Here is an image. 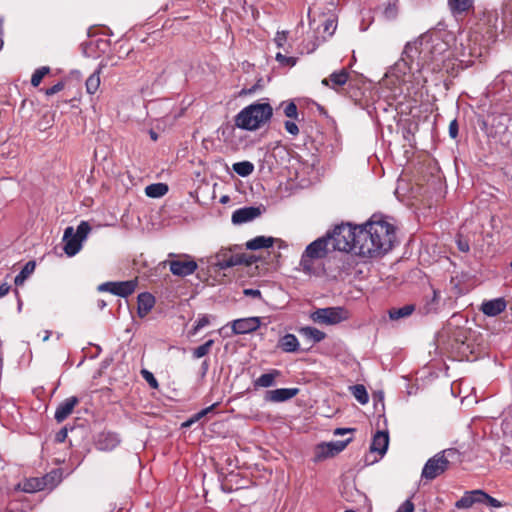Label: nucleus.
<instances>
[{
	"label": "nucleus",
	"mask_w": 512,
	"mask_h": 512,
	"mask_svg": "<svg viewBox=\"0 0 512 512\" xmlns=\"http://www.w3.org/2000/svg\"><path fill=\"white\" fill-rule=\"evenodd\" d=\"M2 35H3V33H2V31L0 30V49H1V48H2V46H3Z\"/></svg>",
	"instance_id": "62"
},
{
	"label": "nucleus",
	"mask_w": 512,
	"mask_h": 512,
	"mask_svg": "<svg viewBox=\"0 0 512 512\" xmlns=\"http://www.w3.org/2000/svg\"><path fill=\"white\" fill-rule=\"evenodd\" d=\"M261 325L260 317H247L236 319L231 322L233 334H247L256 331Z\"/></svg>",
	"instance_id": "14"
},
{
	"label": "nucleus",
	"mask_w": 512,
	"mask_h": 512,
	"mask_svg": "<svg viewBox=\"0 0 512 512\" xmlns=\"http://www.w3.org/2000/svg\"><path fill=\"white\" fill-rule=\"evenodd\" d=\"M315 48H316V46L314 45L311 49H309V50H308V52H312V51H314V50H315Z\"/></svg>",
	"instance_id": "64"
},
{
	"label": "nucleus",
	"mask_w": 512,
	"mask_h": 512,
	"mask_svg": "<svg viewBox=\"0 0 512 512\" xmlns=\"http://www.w3.org/2000/svg\"><path fill=\"white\" fill-rule=\"evenodd\" d=\"M480 499H481V503L480 504H487L488 506L490 507H493V508H500L503 506V504L497 500L496 498L490 496L489 494H487L486 492H484L483 490H480Z\"/></svg>",
	"instance_id": "38"
},
{
	"label": "nucleus",
	"mask_w": 512,
	"mask_h": 512,
	"mask_svg": "<svg viewBox=\"0 0 512 512\" xmlns=\"http://www.w3.org/2000/svg\"><path fill=\"white\" fill-rule=\"evenodd\" d=\"M136 286V280H128L122 282H106L101 284L98 289L99 291L110 292L116 296L128 297L135 291Z\"/></svg>",
	"instance_id": "12"
},
{
	"label": "nucleus",
	"mask_w": 512,
	"mask_h": 512,
	"mask_svg": "<svg viewBox=\"0 0 512 512\" xmlns=\"http://www.w3.org/2000/svg\"><path fill=\"white\" fill-rule=\"evenodd\" d=\"M487 19H488V22H491L492 20L494 21L493 27L487 31V33L489 34V38H493V37H495L496 31L498 29V25H497L498 18L495 13H491V14L487 15Z\"/></svg>",
	"instance_id": "47"
},
{
	"label": "nucleus",
	"mask_w": 512,
	"mask_h": 512,
	"mask_svg": "<svg viewBox=\"0 0 512 512\" xmlns=\"http://www.w3.org/2000/svg\"><path fill=\"white\" fill-rule=\"evenodd\" d=\"M209 370V361L204 360L201 364V374L202 376H205Z\"/></svg>",
	"instance_id": "58"
},
{
	"label": "nucleus",
	"mask_w": 512,
	"mask_h": 512,
	"mask_svg": "<svg viewBox=\"0 0 512 512\" xmlns=\"http://www.w3.org/2000/svg\"><path fill=\"white\" fill-rule=\"evenodd\" d=\"M449 6L453 12H464L472 6V0H449Z\"/></svg>",
	"instance_id": "35"
},
{
	"label": "nucleus",
	"mask_w": 512,
	"mask_h": 512,
	"mask_svg": "<svg viewBox=\"0 0 512 512\" xmlns=\"http://www.w3.org/2000/svg\"><path fill=\"white\" fill-rule=\"evenodd\" d=\"M63 87L64 86L62 83H57V84L53 85L51 88L47 89L46 94L53 95L55 93H58L63 89Z\"/></svg>",
	"instance_id": "54"
},
{
	"label": "nucleus",
	"mask_w": 512,
	"mask_h": 512,
	"mask_svg": "<svg viewBox=\"0 0 512 512\" xmlns=\"http://www.w3.org/2000/svg\"><path fill=\"white\" fill-rule=\"evenodd\" d=\"M415 311V305L407 304L399 308H391L388 311L391 320H399L409 317Z\"/></svg>",
	"instance_id": "27"
},
{
	"label": "nucleus",
	"mask_w": 512,
	"mask_h": 512,
	"mask_svg": "<svg viewBox=\"0 0 512 512\" xmlns=\"http://www.w3.org/2000/svg\"><path fill=\"white\" fill-rule=\"evenodd\" d=\"M456 454L454 449H446L438 452L425 463L421 477L431 481L438 476L442 475L450 465V458Z\"/></svg>",
	"instance_id": "5"
},
{
	"label": "nucleus",
	"mask_w": 512,
	"mask_h": 512,
	"mask_svg": "<svg viewBox=\"0 0 512 512\" xmlns=\"http://www.w3.org/2000/svg\"><path fill=\"white\" fill-rule=\"evenodd\" d=\"M328 251L329 237H320L311 242L301 255L299 264L302 271L311 274L313 272V261L326 257Z\"/></svg>",
	"instance_id": "4"
},
{
	"label": "nucleus",
	"mask_w": 512,
	"mask_h": 512,
	"mask_svg": "<svg viewBox=\"0 0 512 512\" xmlns=\"http://www.w3.org/2000/svg\"><path fill=\"white\" fill-rule=\"evenodd\" d=\"M356 229L354 254L365 259L383 256L393 247L396 226H349Z\"/></svg>",
	"instance_id": "2"
},
{
	"label": "nucleus",
	"mask_w": 512,
	"mask_h": 512,
	"mask_svg": "<svg viewBox=\"0 0 512 512\" xmlns=\"http://www.w3.org/2000/svg\"><path fill=\"white\" fill-rule=\"evenodd\" d=\"M67 437V430L66 429H62L60 430L57 435H56V440L58 442H63L65 440V438Z\"/></svg>",
	"instance_id": "56"
},
{
	"label": "nucleus",
	"mask_w": 512,
	"mask_h": 512,
	"mask_svg": "<svg viewBox=\"0 0 512 512\" xmlns=\"http://www.w3.org/2000/svg\"><path fill=\"white\" fill-rule=\"evenodd\" d=\"M279 375H280V371L276 370V369L272 370L269 373L262 374L260 377H258L254 381V387L255 388H258V387H264V388L271 387V386H273L275 384V379Z\"/></svg>",
	"instance_id": "26"
},
{
	"label": "nucleus",
	"mask_w": 512,
	"mask_h": 512,
	"mask_svg": "<svg viewBox=\"0 0 512 512\" xmlns=\"http://www.w3.org/2000/svg\"><path fill=\"white\" fill-rule=\"evenodd\" d=\"M356 229L349 226H334L333 232L327 234L329 237V246L333 250L342 252H351L354 254V246H356Z\"/></svg>",
	"instance_id": "6"
},
{
	"label": "nucleus",
	"mask_w": 512,
	"mask_h": 512,
	"mask_svg": "<svg viewBox=\"0 0 512 512\" xmlns=\"http://www.w3.org/2000/svg\"><path fill=\"white\" fill-rule=\"evenodd\" d=\"M46 478H28L18 485L21 491L25 493H35L46 487Z\"/></svg>",
	"instance_id": "22"
},
{
	"label": "nucleus",
	"mask_w": 512,
	"mask_h": 512,
	"mask_svg": "<svg viewBox=\"0 0 512 512\" xmlns=\"http://www.w3.org/2000/svg\"><path fill=\"white\" fill-rule=\"evenodd\" d=\"M284 125H285L286 131L289 134H291L293 136H296V135L299 134V128H298V126H297V124L295 122H293V121H286Z\"/></svg>",
	"instance_id": "51"
},
{
	"label": "nucleus",
	"mask_w": 512,
	"mask_h": 512,
	"mask_svg": "<svg viewBox=\"0 0 512 512\" xmlns=\"http://www.w3.org/2000/svg\"><path fill=\"white\" fill-rule=\"evenodd\" d=\"M275 238L271 236H256L255 238L246 242V248L249 250H260L273 246Z\"/></svg>",
	"instance_id": "24"
},
{
	"label": "nucleus",
	"mask_w": 512,
	"mask_h": 512,
	"mask_svg": "<svg viewBox=\"0 0 512 512\" xmlns=\"http://www.w3.org/2000/svg\"><path fill=\"white\" fill-rule=\"evenodd\" d=\"M275 58L282 65L294 66L296 64V59L294 57H287L280 52L276 54Z\"/></svg>",
	"instance_id": "45"
},
{
	"label": "nucleus",
	"mask_w": 512,
	"mask_h": 512,
	"mask_svg": "<svg viewBox=\"0 0 512 512\" xmlns=\"http://www.w3.org/2000/svg\"><path fill=\"white\" fill-rule=\"evenodd\" d=\"M107 303L104 300H98L97 301V307L100 310H103L106 307Z\"/></svg>",
	"instance_id": "60"
},
{
	"label": "nucleus",
	"mask_w": 512,
	"mask_h": 512,
	"mask_svg": "<svg viewBox=\"0 0 512 512\" xmlns=\"http://www.w3.org/2000/svg\"><path fill=\"white\" fill-rule=\"evenodd\" d=\"M213 345H214V340L209 339L204 344L194 348L192 351L193 358L199 359V358L206 356L210 352Z\"/></svg>",
	"instance_id": "34"
},
{
	"label": "nucleus",
	"mask_w": 512,
	"mask_h": 512,
	"mask_svg": "<svg viewBox=\"0 0 512 512\" xmlns=\"http://www.w3.org/2000/svg\"><path fill=\"white\" fill-rule=\"evenodd\" d=\"M392 218L382 213H374L366 222L363 224H390Z\"/></svg>",
	"instance_id": "39"
},
{
	"label": "nucleus",
	"mask_w": 512,
	"mask_h": 512,
	"mask_svg": "<svg viewBox=\"0 0 512 512\" xmlns=\"http://www.w3.org/2000/svg\"><path fill=\"white\" fill-rule=\"evenodd\" d=\"M396 512H414V504L410 499L404 501Z\"/></svg>",
	"instance_id": "50"
},
{
	"label": "nucleus",
	"mask_w": 512,
	"mask_h": 512,
	"mask_svg": "<svg viewBox=\"0 0 512 512\" xmlns=\"http://www.w3.org/2000/svg\"><path fill=\"white\" fill-rule=\"evenodd\" d=\"M272 115L273 109L269 103H253L236 115L235 125L244 130L254 131L268 122Z\"/></svg>",
	"instance_id": "3"
},
{
	"label": "nucleus",
	"mask_w": 512,
	"mask_h": 512,
	"mask_svg": "<svg viewBox=\"0 0 512 512\" xmlns=\"http://www.w3.org/2000/svg\"><path fill=\"white\" fill-rule=\"evenodd\" d=\"M194 423H195L194 419H193L192 417H190L187 421H185V422L182 424V426H183V427H190V426H191L192 424H194Z\"/></svg>",
	"instance_id": "59"
},
{
	"label": "nucleus",
	"mask_w": 512,
	"mask_h": 512,
	"mask_svg": "<svg viewBox=\"0 0 512 512\" xmlns=\"http://www.w3.org/2000/svg\"><path fill=\"white\" fill-rule=\"evenodd\" d=\"M49 71H50V68L46 67V66L36 69L31 77L32 86L37 87L41 83L43 77L46 74H48Z\"/></svg>",
	"instance_id": "37"
},
{
	"label": "nucleus",
	"mask_w": 512,
	"mask_h": 512,
	"mask_svg": "<svg viewBox=\"0 0 512 512\" xmlns=\"http://www.w3.org/2000/svg\"><path fill=\"white\" fill-rule=\"evenodd\" d=\"M456 244L461 252H468L470 249L469 240L463 237L461 234L457 235Z\"/></svg>",
	"instance_id": "43"
},
{
	"label": "nucleus",
	"mask_w": 512,
	"mask_h": 512,
	"mask_svg": "<svg viewBox=\"0 0 512 512\" xmlns=\"http://www.w3.org/2000/svg\"><path fill=\"white\" fill-rule=\"evenodd\" d=\"M149 134L152 140L156 141L158 139L157 133L154 132L153 130H150Z\"/></svg>",
	"instance_id": "61"
},
{
	"label": "nucleus",
	"mask_w": 512,
	"mask_h": 512,
	"mask_svg": "<svg viewBox=\"0 0 512 512\" xmlns=\"http://www.w3.org/2000/svg\"><path fill=\"white\" fill-rule=\"evenodd\" d=\"M506 307V300L503 297H499L484 301L481 304L480 310L486 316L495 317L505 311Z\"/></svg>",
	"instance_id": "16"
},
{
	"label": "nucleus",
	"mask_w": 512,
	"mask_h": 512,
	"mask_svg": "<svg viewBox=\"0 0 512 512\" xmlns=\"http://www.w3.org/2000/svg\"><path fill=\"white\" fill-rule=\"evenodd\" d=\"M79 399L76 396H71L62 401L56 408L54 418L58 423L63 422L74 410L78 404Z\"/></svg>",
	"instance_id": "18"
},
{
	"label": "nucleus",
	"mask_w": 512,
	"mask_h": 512,
	"mask_svg": "<svg viewBox=\"0 0 512 512\" xmlns=\"http://www.w3.org/2000/svg\"><path fill=\"white\" fill-rule=\"evenodd\" d=\"M299 332L302 336L312 340L314 343L321 342L325 339V332L311 326L301 327Z\"/></svg>",
	"instance_id": "28"
},
{
	"label": "nucleus",
	"mask_w": 512,
	"mask_h": 512,
	"mask_svg": "<svg viewBox=\"0 0 512 512\" xmlns=\"http://www.w3.org/2000/svg\"><path fill=\"white\" fill-rule=\"evenodd\" d=\"M121 443L119 434L111 431L100 432L95 439V446L100 451H112Z\"/></svg>",
	"instance_id": "15"
},
{
	"label": "nucleus",
	"mask_w": 512,
	"mask_h": 512,
	"mask_svg": "<svg viewBox=\"0 0 512 512\" xmlns=\"http://www.w3.org/2000/svg\"><path fill=\"white\" fill-rule=\"evenodd\" d=\"M467 54L471 57H480L481 56V50L479 48H477L476 46L474 47H468V51H467ZM461 55L464 57L466 55V47L463 48V52L461 53Z\"/></svg>",
	"instance_id": "52"
},
{
	"label": "nucleus",
	"mask_w": 512,
	"mask_h": 512,
	"mask_svg": "<svg viewBox=\"0 0 512 512\" xmlns=\"http://www.w3.org/2000/svg\"><path fill=\"white\" fill-rule=\"evenodd\" d=\"M352 395L360 404H366L369 401V395L364 385L356 384L350 387Z\"/></svg>",
	"instance_id": "31"
},
{
	"label": "nucleus",
	"mask_w": 512,
	"mask_h": 512,
	"mask_svg": "<svg viewBox=\"0 0 512 512\" xmlns=\"http://www.w3.org/2000/svg\"><path fill=\"white\" fill-rule=\"evenodd\" d=\"M243 294L247 297L262 300V293L259 289L246 288L243 290Z\"/></svg>",
	"instance_id": "49"
},
{
	"label": "nucleus",
	"mask_w": 512,
	"mask_h": 512,
	"mask_svg": "<svg viewBox=\"0 0 512 512\" xmlns=\"http://www.w3.org/2000/svg\"><path fill=\"white\" fill-rule=\"evenodd\" d=\"M278 346L284 352L293 353L299 350L300 344L294 334H285L280 338Z\"/></svg>",
	"instance_id": "25"
},
{
	"label": "nucleus",
	"mask_w": 512,
	"mask_h": 512,
	"mask_svg": "<svg viewBox=\"0 0 512 512\" xmlns=\"http://www.w3.org/2000/svg\"><path fill=\"white\" fill-rule=\"evenodd\" d=\"M287 35H288L287 31H278L276 33L274 42L278 48L284 47L285 43L287 42Z\"/></svg>",
	"instance_id": "46"
},
{
	"label": "nucleus",
	"mask_w": 512,
	"mask_h": 512,
	"mask_svg": "<svg viewBox=\"0 0 512 512\" xmlns=\"http://www.w3.org/2000/svg\"><path fill=\"white\" fill-rule=\"evenodd\" d=\"M451 52L449 44L437 32L424 33L406 44L402 57L384 75L382 89L386 97L396 98L414 87L424 86L435 73L448 71Z\"/></svg>",
	"instance_id": "1"
},
{
	"label": "nucleus",
	"mask_w": 512,
	"mask_h": 512,
	"mask_svg": "<svg viewBox=\"0 0 512 512\" xmlns=\"http://www.w3.org/2000/svg\"><path fill=\"white\" fill-rule=\"evenodd\" d=\"M389 444V435L384 431H377L373 436L370 450L371 452H377L381 456L384 455L387 451Z\"/></svg>",
	"instance_id": "20"
},
{
	"label": "nucleus",
	"mask_w": 512,
	"mask_h": 512,
	"mask_svg": "<svg viewBox=\"0 0 512 512\" xmlns=\"http://www.w3.org/2000/svg\"><path fill=\"white\" fill-rule=\"evenodd\" d=\"M353 428H337L334 432L335 435H343L345 433L353 432Z\"/></svg>",
	"instance_id": "57"
},
{
	"label": "nucleus",
	"mask_w": 512,
	"mask_h": 512,
	"mask_svg": "<svg viewBox=\"0 0 512 512\" xmlns=\"http://www.w3.org/2000/svg\"><path fill=\"white\" fill-rule=\"evenodd\" d=\"M256 261V258L252 255H248L246 253H236V254H223L218 256V260L216 265L219 269L224 270L230 267L238 266V265H246L250 266Z\"/></svg>",
	"instance_id": "11"
},
{
	"label": "nucleus",
	"mask_w": 512,
	"mask_h": 512,
	"mask_svg": "<svg viewBox=\"0 0 512 512\" xmlns=\"http://www.w3.org/2000/svg\"><path fill=\"white\" fill-rule=\"evenodd\" d=\"M449 135L451 138H456L458 135V124L456 120L450 122Z\"/></svg>",
	"instance_id": "53"
},
{
	"label": "nucleus",
	"mask_w": 512,
	"mask_h": 512,
	"mask_svg": "<svg viewBox=\"0 0 512 512\" xmlns=\"http://www.w3.org/2000/svg\"><path fill=\"white\" fill-rule=\"evenodd\" d=\"M219 405V402L213 403L212 405L200 410L199 412L195 413L193 416H191L195 422L202 419L204 416H206L208 413L212 412L217 406Z\"/></svg>",
	"instance_id": "42"
},
{
	"label": "nucleus",
	"mask_w": 512,
	"mask_h": 512,
	"mask_svg": "<svg viewBox=\"0 0 512 512\" xmlns=\"http://www.w3.org/2000/svg\"><path fill=\"white\" fill-rule=\"evenodd\" d=\"M212 316L203 314L198 317L195 321L192 330L190 331L191 335H196L202 328L206 327L210 324Z\"/></svg>",
	"instance_id": "36"
},
{
	"label": "nucleus",
	"mask_w": 512,
	"mask_h": 512,
	"mask_svg": "<svg viewBox=\"0 0 512 512\" xmlns=\"http://www.w3.org/2000/svg\"><path fill=\"white\" fill-rule=\"evenodd\" d=\"M284 114L286 117L291 119H297L298 110L294 102H289L284 106Z\"/></svg>",
	"instance_id": "41"
},
{
	"label": "nucleus",
	"mask_w": 512,
	"mask_h": 512,
	"mask_svg": "<svg viewBox=\"0 0 512 512\" xmlns=\"http://www.w3.org/2000/svg\"><path fill=\"white\" fill-rule=\"evenodd\" d=\"M137 313L140 318H144L154 307L155 297L149 292L140 293L137 297Z\"/></svg>",
	"instance_id": "19"
},
{
	"label": "nucleus",
	"mask_w": 512,
	"mask_h": 512,
	"mask_svg": "<svg viewBox=\"0 0 512 512\" xmlns=\"http://www.w3.org/2000/svg\"><path fill=\"white\" fill-rule=\"evenodd\" d=\"M169 257L175 259L167 260L165 263L169 265L171 273L175 276L186 277L192 275L198 268L197 262L190 255L171 253Z\"/></svg>",
	"instance_id": "9"
},
{
	"label": "nucleus",
	"mask_w": 512,
	"mask_h": 512,
	"mask_svg": "<svg viewBox=\"0 0 512 512\" xmlns=\"http://www.w3.org/2000/svg\"><path fill=\"white\" fill-rule=\"evenodd\" d=\"M168 192V185L165 183H153L145 188V194L150 198H160Z\"/></svg>",
	"instance_id": "29"
},
{
	"label": "nucleus",
	"mask_w": 512,
	"mask_h": 512,
	"mask_svg": "<svg viewBox=\"0 0 512 512\" xmlns=\"http://www.w3.org/2000/svg\"><path fill=\"white\" fill-rule=\"evenodd\" d=\"M348 71L346 69H341L340 71L333 72L329 79L325 78L322 80V84L325 86H330L335 89L337 86H343L348 81Z\"/></svg>",
	"instance_id": "23"
},
{
	"label": "nucleus",
	"mask_w": 512,
	"mask_h": 512,
	"mask_svg": "<svg viewBox=\"0 0 512 512\" xmlns=\"http://www.w3.org/2000/svg\"><path fill=\"white\" fill-rule=\"evenodd\" d=\"M100 71L101 67L86 80V90L89 94H94L100 86Z\"/></svg>",
	"instance_id": "33"
},
{
	"label": "nucleus",
	"mask_w": 512,
	"mask_h": 512,
	"mask_svg": "<svg viewBox=\"0 0 512 512\" xmlns=\"http://www.w3.org/2000/svg\"><path fill=\"white\" fill-rule=\"evenodd\" d=\"M440 301V292L433 289V297L430 303H428L427 312L437 310L438 303Z\"/></svg>",
	"instance_id": "48"
},
{
	"label": "nucleus",
	"mask_w": 512,
	"mask_h": 512,
	"mask_svg": "<svg viewBox=\"0 0 512 512\" xmlns=\"http://www.w3.org/2000/svg\"><path fill=\"white\" fill-rule=\"evenodd\" d=\"M233 170L241 177H247L254 171V165L250 161H241L233 164Z\"/></svg>",
	"instance_id": "32"
},
{
	"label": "nucleus",
	"mask_w": 512,
	"mask_h": 512,
	"mask_svg": "<svg viewBox=\"0 0 512 512\" xmlns=\"http://www.w3.org/2000/svg\"><path fill=\"white\" fill-rule=\"evenodd\" d=\"M349 312L344 307L318 308L310 314V319L318 324L336 325L348 320Z\"/></svg>",
	"instance_id": "8"
},
{
	"label": "nucleus",
	"mask_w": 512,
	"mask_h": 512,
	"mask_svg": "<svg viewBox=\"0 0 512 512\" xmlns=\"http://www.w3.org/2000/svg\"><path fill=\"white\" fill-rule=\"evenodd\" d=\"M91 231V226H67L63 234V249L67 256H75L82 248L83 242L86 240Z\"/></svg>",
	"instance_id": "7"
},
{
	"label": "nucleus",
	"mask_w": 512,
	"mask_h": 512,
	"mask_svg": "<svg viewBox=\"0 0 512 512\" xmlns=\"http://www.w3.org/2000/svg\"><path fill=\"white\" fill-rule=\"evenodd\" d=\"M298 392V388H278L269 390L265 394V400L273 403L285 402L296 396Z\"/></svg>",
	"instance_id": "17"
},
{
	"label": "nucleus",
	"mask_w": 512,
	"mask_h": 512,
	"mask_svg": "<svg viewBox=\"0 0 512 512\" xmlns=\"http://www.w3.org/2000/svg\"><path fill=\"white\" fill-rule=\"evenodd\" d=\"M141 374L143 376V378L147 381V383L154 389L158 388V381L157 379L154 377L153 373H151L150 371L148 370H145L143 369L141 371Z\"/></svg>",
	"instance_id": "44"
},
{
	"label": "nucleus",
	"mask_w": 512,
	"mask_h": 512,
	"mask_svg": "<svg viewBox=\"0 0 512 512\" xmlns=\"http://www.w3.org/2000/svg\"><path fill=\"white\" fill-rule=\"evenodd\" d=\"M265 210L263 205L239 208L232 214V223L242 224L254 221L259 218Z\"/></svg>",
	"instance_id": "13"
},
{
	"label": "nucleus",
	"mask_w": 512,
	"mask_h": 512,
	"mask_svg": "<svg viewBox=\"0 0 512 512\" xmlns=\"http://www.w3.org/2000/svg\"><path fill=\"white\" fill-rule=\"evenodd\" d=\"M322 25H323L324 32L327 33L329 37L334 34L336 27H337L336 20L332 16L326 18L323 21Z\"/></svg>",
	"instance_id": "40"
},
{
	"label": "nucleus",
	"mask_w": 512,
	"mask_h": 512,
	"mask_svg": "<svg viewBox=\"0 0 512 512\" xmlns=\"http://www.w3.org/2000/svg\"><path fill=\"white\" fill-rule=\"evenodd\" d=\"M480 489L466 491L464 495L455 502V507L457 509H468L472 507L474 504H480Z\"/></svg>",
	"instance_id": "21"
},
{
	"label": "nucleus",
	"mask_w": 512,
	"mask_h": 512,
	"mask_svg": "<svg viewBox=\"0 0 512 512\" xmlns=\"http://www.w3.org/2000/svg\"><path fill=\"white\" fill-rule=\"evenodd\" d=\"M36 267L35 261H28L21 271L15 277V284L17 286L22 285L24 281L34 272Z\"/></svg>",
	"instance_id": "30"
},
{
	"label": "nucleus",
	"mask_w": 512,
	"mask_h": 512,
	"mask_svg": "<svg viewBox=\"0 0 512 512\" xmlns=\"http://www.w3.org/2000/svg\"><path fill=\"white\" fill-rule=\"evenodd\" d=\"M351 438L343 441L322 442L315 447L314 461L319 462L334 457L342 452L351 442Z\"/></svg>",
	"instance_id": "10"
},
{
	"label": "nucleus",
	"mask_w": 512,
	"mask_h": 512,
	"mask_svg": "<svg viewBox=\"0 0 512 512\" xmlns=\"http://www.w3.org/2000/svg\"><path fill=\"white\" fill-rule=\"evenodd\" d=\"M10 285L8 283H2L0 285V298L1 297H4L5 295L8 294L9 290H10Z\"/></svg>",
	"instance_id": "55"
},
{
	"label": "nucleus",
	"mask_w": 512,
	"mask_h": 512,
	"mask_svg": "<svg viewBox=\"0 0 512 512\" xmlns=\"http://www.w3.org/2000/svg\"><path fill=\"white\" fill-rule=\"evenodd\" d=\"M49 336H50V333H49V332H46V335H45V337H44V339H43V340H44V341H47V340H48V338H49Z\"/></svg>",
	"instance_id": "63"
}]
</instances>
